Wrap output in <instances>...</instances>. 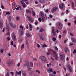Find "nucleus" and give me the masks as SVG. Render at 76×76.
Here are the masks:
<instances>
[{
  "label": "nucleus",
  "instance_id": "39",
  "mask_svg": "<svg viewBox=\"0 0 76 76\" xmlns=\"http://www.w3.org/2000/svg\"><path fill=\"white\" fill-rule=\"evenodd\" d=\"M26 44L27 45H28L29 44L28 43V40H26Z\"/></svg>",
  "mask_w": 76,
  "mask_h": 76
},
{
  "label": "nucleus",
  "instance_id": "46",
  "mask_svg": "<svg viewBox=\"0 0 76 76\" xmlns=\"http://www.w3.org/2000/svg\"><path fill=\"white\" fill-rule=\"evenodd\" d=\"M9 17L10 18L9 21V22H10V21H11V17H10V16H9Z\"/></svg>",
  "mask_w": 76,
  "mask_h": 76
},
{
  "label": "nucleus",
  "instance_id": "35",
  "mask_svg": "<svg viewBox=\"0 0 76 76\" xmlns=\"http://www.w3.org/2000/svg\"><path fill=\"white\" fill-rule=\"evenodd\" d=\"M29 27L30 28H32V25H31V24H29Z\"/></svg>",
  "mask_w": 76,
  "mask_h": 76
},
{
  "label": "nucleus",
  "instance_id": "6",
  "mask_svg": "<svg viewBox=\"0 0 76 76\" xmlns=\"http://www.w3.org/2000/svg\"><path fill=\"white\" fill-rule=\"evenodd\" d=\"M60 59L61 60H64V55H61L60 56Z\"/></svg>",
  "mask_w": 76,
  "mask_h": 76
},
{
  "label": "nucleus",
  "instance_id": "23",
  "mask_svg": "<svg viewBox=\"0 0 76 76\" xmlns=\"http://www.w3.org/2000/svg\"><path fill=\"white\" fill-rule=\"evenodd\" d=\"M26 66H27V69H29V64L28 63L26 64Z\"/></svg>",
  "mask_w": 76,
  "mask_h": 76
},
{
  "label": "nucleus",
  "instance_id": "32",
  "mask_svg": "<svg viewBox=\"0 0 76 76\" xmlns=\"http://www.w3.org/2000/svg\"><path fill=\"white\" fill-rule=\"evenodd\" d=\"M32 13H33V14H32L33 15V16H35V12L34 11H33Z\"/></svg>",
  "mask_w": 76,
  "mask_h": 76
},
{
  "label": "nucleus",
  "instance_id": "17",
  "mask_svg": "<svg viewBox=\"0 0 76 76\" xmlns=\"http://www.w3.org/2000/svg\"><path fill=\"white\" fill-rule=\"evenodd\" d=\"M65 53H67V51H69V49H68V48H65Z\"/></svg>",
  "mask_w": 76,
  "mask_h": 76
},
{
  "label": "nucleus",
  "instance_id": "25",
  "mask_svg": "<svg viewBox=\"0 0 76 76\" xmlns=\"http://www.w3.org/2000/svg\"><path fill=\"white\" fill-rule=\"evenodd\" d=\"M23 26H22L21 25L20 26V29H22V31H23Z\"/></svg>",
  "mask_w": 76,
  "mask_h": 76
},
{
  "label": "nucleus",
  "instance_id": "20",
  "mask_svg": "<svg viewBox=\"0 0 76 76\" xmlns=\"http://www.w3.org/2000/svg\"><path fill=\"white\" fill-rule=\"evenodd\" d=\"M39 1L40 3H44V2H45L44 0H39Z\"/></svg>",
  "mask_w": 76,
  "mask_h": 76
},
{
  "label": "nucleus",
  "instance_id": "42",
  "mask_svg": "<svg viewBox=\"0 0 76 76\" xmlns=\"http://www.w3.org/2000/svg\"><path fill=\"white\" fill-rule=\"evenodd\" d=\"M6 15H10V13L9 12H6Z\"/></svg>",
  "mask_w": 76,
  "mask_h": 76
},
{
  "label": "nucleus",
  "instance_id": "15",
  "mask_svg": "<svg viewBox=\"0 0 76 76\" xmlns=\"http://www.w3.org/2000/svg\"><path fill=\"white\" fill-rule=\"evenodd\" d=\"M22 74L23 76H26V72L24 71H22Z\"/></svg>",
  "mask_w": 76,
  "mask_h": 76
},
{
  "label": "nucleus",
  "instance_id": "55",
  "mask_svg": "<svg viewBox=\"0 0 76 76\" xmlns=\"http://www.w3.org/2000/svg\"><path fill=\"white\" fill-rule=\"evenodd\" d=\"M6 76H9V73H7Z\"/></svg>",
  "mask_w": 76,
  "mask_h": 76
},
{
  "label": "nucleus",
  "instance_id": "31",
  "mask_svg": "<svg viewBox=\"0 0 76 76\" xmlns=\"http://www.w3.org/2000/svg\"><path fill=\"white\" fill-rule=\"evenodd\" d=\"M38 20L39 22H41V21H42V19H41V18H38Z\"/></svg>",
  "mask_w": 76,
  "mask_h": 76
},
{
  "label": "nucleus",
  "instance_id": "37",
  "mask_svg": "<svg viewBox=\"0 0 76 76\" xmlns=\"http://www.w3.org/2000/svg\"><path fill=\"white\" fill-rule=\"evenodd\" d=\"M73 54H76V50H74L73 51Z\"/></svg>",
  "mask_w": 76,
  "mask_h": 76
},
{
  "label": "nucleus",
  "instance_id": "24",
  "mask_svg": "<svg viewBox=\"0 0 76 76\" xmlns=\"http://www.w3.org/2000/svg\"><path fill=\"white\" fill-rule=\"evenodd\" d=\"M43 31H44V29L43 28H41L39 30L40 32H43Z\"/></svg>",
  "mask_w": 76,
  "mask_h": 76
},
{
  "label": "nucleus",
  "instance_id": "3",
  "mask_svg": "<svg viewBox=\"0 0 76 76\" xmlns=\"http://www.w3.org/2000/svg\"><path fill=\"white\" fill-rule=\"evenodd\" d=\"M58 7H53L52 9L51 10V12L52 13H54L55 12H56L57 10V9H58Z\"/></svg>",
  "mask_w": 76,
  "mask_h": 76
},
{
  "label": "nucleus",
  "instance_id": "51",
  "mask_svg": "<svg viewBox=\"0 0 76 76\" xmlns=\"http://www.w3.org/2000/svg\"><path fill=\"white\" fill-rule=\"evenodd\" d=\"M30 64H31V66H33V63L32 62H31Z\"/></svg>",
  "mask_w": 76,
  "mask_h": 76
},
{
  "label": "nucleus",
  "instance_id": "27",
  "mask_svg": "<svg viewBox=\"0 0 76 76\" xmlns=\"http://www.w3.org/2000/svg\"><path fill=\"white\" fill-rule=\"evenodd\" d=\"M40 14H41L42 17H44V13H43V12H40Z\"/></svg>",
  "mask_w": 76,
  "mask_h": 76
},
{
  "label": "nucleus",
  "instance_id": "63",
  "mask_svg": "<svg viewBox=\"0 0 76 76\" xmlns=\"http://www.w3.org/2000/svg\"><path fill=\"white\" fill-rule=\"evenodd\" d=\"M16 10H19V7H17L16 8Z\"/></svg>",
  "mask_w": 76,
  "mask_h": 76
},
{
  "label": "nucleus",
  "instance_id": "5",
  "mask_svg": "<svg viewBox=\"0 0 76 76\" xmlns=\"http://www.w3.org/2000/svg\"><path fill=\"white\" fill-rule=\"evenodd\" d=\"M58 28L59 29H61L62 27H63V25L60 22H58Z\"/></svg>",
  "mask_w": 76,
  "mask_h": 76
},
{
  "label": "nucleus",
  "instance_id": "49",
  "mask_svg": "<svg viewBox=\"0 0 76 76\" xmlns=\"http://www.w3.org/2000/svg\"><path fill=\"white\" fill-rule=\"evenodd\" d=\"M12 9L13 10H15L16 9V7H14L13 6L12 7Z\"/></svg>",
  "mask_w": 76,
  "mask_h": 76
},
{
  "label": "nucleus",
  "instance_id": "38",
  "mask_svg": "<svg viewBox=\"0 0 76 76\" xmlns=\"http://www.w3.org/2000/svg\"><path fill=\"white\" fill-rule=\"evenodd\" d=\"M42 47L43 48H44V47H47V45L44 44V45H42Z\"/></svg>",
  "mask_w": 76,
  "mask_h": 76
},
{
  "label": "nucleus",
  "instance_id": "64",
  "mask_svg": "<svg viewBox=\"0 0 76 76\" xmlns=\"http://www.w3.org/2000/svg\"><path fill=\"white\" fill-rule=\"evenodd\" d=\"M6 29L7 30V31H8L9 30V27L7 26V27H6Z\"/></svg>",
  "mask_w": 76,
  "mask_h": 76
},
{
  "label": "nucleus",
  "instance_id": "48",
  "mask_svg": "<svg viewBox=\"0 0 76 76\" xmlns=\"http://www.w3.org/2000/svg\"><path fill=\"white\" fill-rule=\"evenodd\" d=\"M49 17H50V18H52V15H51V14L50 15H49Z\"/></svg>",
  "mask_w": 76,
  "mask_h": 76
},
{
  "label": "nucleus",
  "instance_id": "62",
  "mask_svg": "<svg viewBox=\"0 0 76 76\" xmlns=\"http://www.w3.org/2000/svg\"><path fill=\"white\" fill-rule=\"evenodd\" d=\"M70 34L71 36H73V34L72 33H70Z\"/></svg>",
  "mask_w": 76,
  "mask_h": 76
},
{
  "label": "nucleus",
  "instance_id": "54",
  "mask_svg": "<svg viewBox=\"0 0 76 76\" xmlns=\"http://www.w3.org/2000/svg\"><path fill=\"white\" fill-rule=\"evenodd\" d=\"M26 29H28L29 28V27L28 26V24H27L26 25Z\"/></svg>",
  "mask_w": 76,
  "mask_h": 76
},
{
  "label": "nucleus",
  "instance_id": "11",
  "mask_svg": "<svg viewBox=\"0 0 76 76\" xmlns=\"http://www.w3.org/2000/svg\"><path fill=\"white\" fill-rule=\"evenodd\" d=\"M27 18L30 21H31L32 22H33V20H32V18H31L30 16L28 15Z\"/></svg>",
  "mask_w": 76,
  "mask_h": 76
},
{
  "label": "nucleus",
  "instance_id": "34",
  "mask_svg": "<svg viewBox=\"0 0 76 76\" xmlns=\"http://www.w3.org/2000/svg\"><path fill=\"white\" fill-rule=\"evenodd\" d=\"M52 40L54 41H56V38L55 37H53L52 38Z\"/></svg>",
  "mask_w": 76,
  "mask_h": 76
},
{
  "label": "nucleus",
  "instance_id": "53",
  "mask_svg": "<svg viewBox=\"0 0 76 76\" xmlns=\"http://www.w3.org/2000/svg\"><path fill=\"white\" fill-rule=\"evenodd\" d=\"M55 48V49H56V50H57V51H58V48H57V46H56Z\"/></svg>",
  "mask_w": 76,
  "mask_h": 76
},
{
  "label": "nucleus",
  "instance_id": "56",
  "mask_svg": "<svg viewBox=\"0 0 76 76\" xmlns=\"http://www.w3.org/2000/svg\"><path fill=\"white\" fill-rule=\"evenodd\" d=\"M53 74L54 75H56V71H53Z\"/></svg>",
  "mask_w": 76,
  "mask_h": 76
},
{
  "label": "nucleus",
  "instance_id": "43",
  "mask_svg": "<svg viewBox=\"0 0 76 76\" xmlns=\"http://www.w3.org/2000/svg\"><path fill=\"white\" fill-rule=\"evenodd\" d=\"M16 19H17V20H19V19H20V18L18 16L16 17Z\"/></svg>",
  "mask_w": 76,
  "mask_h": 76
},
{
  "label": "nucleus",
  "instance_id": "58",
  "mask_svg": "<svg viewBox=\"0 0 76 76\" xmlns=\"http://www.w3.org/2000/svg\"><path fill=\"white\" fill-rule=\"evenodd\" d=\"M47 55H50V53L49 52H48L46 53Z\"/></svg>",
  "mask_w": 76,
  "mask_h": 76
},
{
  "label": "nucleus",
  "instance_id": "14",
  "mask_svg": "<svg viewBox=\"0 0 76 76\" xmlns=\"http://www.w3.org/2000/svg\"><path fill=\"white\" fill-rule=\"evenodd\" d=\"M63 6H64V3H62V4H61L59 5V8L60 9H62L63 8Z\"/></svg>",
  "mask_w": 76,
  "mask_h": 76
},
{
  "label": "nucleus",
  "instance_id": "13",
  "mask_svg": "<svg viewBox=\"0 0 76 76\" xmlns=\"http://www.w3.org/2000/svg\"><path fill=\"white\" fill-rule=\"evenodd\" d=\"M26 13H29L30 14L31 13V10H26Z\"/></svg>",
  "mask_w": 76,
  "mask_h": 76
},
{
  "label": "nucleus",
  "instance_id": "29",
  "mask_svg": "<svg viewBox=\"0 0 76 76\" xmlns=\"http://www.w3.org/2000/svg\"><path fill=\"white\" fill-rule=\"evenodd\" d=\"M40 39L42 41V40H43V37H42V35L40 36Z\"/></svg>",
  "mask_w": 76,
  "mask_h": 76
},
{
  "label": "nucleus",
  "instance_id": "30",
  "mask_svg": "<svg viewBox=\"0 0 76 76\" xmlns=\"http://www.w3.org/2000/svg\"><path fill=\"white\" fill-rule=\"evenodd\" d=\"M63 33L64 34H66L67 33V31L66 30H64L63 31Z\"/></svg>",
  "mask_w": 76,
  "mask_h": 76
},
{
  "label": "nucleus",
  "instance_id": "22",
  "mask_svg": "<svg viewBox=\"0 0 76 76\" xmlns=\"http://www.w3.org/2000/svg\"><path fill=\"white\" fill-rule=\"evenodd\" d=\"M16 73L18 74V75H21V71H20L19 72H17Z\"/></svg>",
  "mask_w": 76,
  "mask_h": 76
},
{
  "label": "nucleus",
  "instance_id": "26",
  "mask_svg": "<svg viewBox=\"0 0 76 76\" xmlns=\"http://www.w3.org/2000/svg\"><path fill=\"white\" fill-rule=\"evenodd\" d=\"M24 45H25V44H23V45H22L21 48V50L22 49H23V48H24Z\"/></svg>",
  "mask_w": 76,
  "mask_h": 76
},
{
  "label": "nucleus",
  "instance_id": "2",
  "mask_svg": "<svg viewBox=\"0 0 76 76\" xmlns=\"http://www.w3.org/2000/svg\"><path fill=\"white\" fill-rule=\"evenodd\" d=\"M39 58H41L42 61H44L45 63L47 61V59H46V58H45V56H42L39 57Z\"/></svg>",
  "mask_w": 76,
  "mask_h": 76
},
{
  "label": "nucleus",
  "instance_id": "57",
  "mask_svg": "<svg viewBox=\"0 0 76 76\" xmlns=\"http://www.w3.org/2000/svg\"><path fill=\"white\" fill-rule=\"evenodd\" d=\"M66 14H67L68 13H69V11L68 10H66Z\"/></svg>",
  "mask_w": 76,
  "mask_h": 76
},
{
  "label": "nucleus",
  "instance_id": "10",
  "mask_svg": "<svg viewBox=\"0 0 76 76\" xmlns=\"http://www.w3.org/2000/svg\"><path fill=\"white\" fill-rule=\"evenodd\" d=\"M68 68L69 69V70L70 72H72V68L71 67V66L70 65H68L67 66Z\"/></svg>",
  "mask_w": 76,
  "mask_h": 76
},
{
  "label": "nucleus",
  "instance_id": "36",
  "mask_svg": "<svg viewBox=\"0 0 76 76\" xmlns=\"http://www.w3.org/2000/svg\"><path fill=\"white\" fill-rule=\"evenodd\" d=\"M36 72L38 73L39 74H40V71H39V70H36Z\"/></svg>",
  "mask_w": 76,
  "mask_h": 76
},
{
  "label": "nucleus",
  "instance_id": "8",
  "mask_svg": "<svg viewBox=\"0 0 76 76\" xmlns=\"http://www.w3.org/2000/svg\"><path fill=\"white\" fill-rule=\"evenodd\" d=\"M7 64L8 67H10L11 66V64H12V63L10 61H8L7 62Z\"/></svg>",
  "mask_w": 76,
  "mask_h": 76
},
{
  "label": "nucleus",
  "instance_id": "52",
  "mask_svg": "<svg viewBox=\"0 0 76 76\" xmlns=\"http://www.w3.org/2000/svg\"><path fill=\"white\" fill-rule=\"evenodd\" d=\"M7 39L8 40V41H10V38L9 37H8L7 38Z\"/></svg>",
  "mask_w": 76,
  "mask_h": 76
},
{
  "label": "nucleus",
  "instance_id": "60",
  "mask_svg": "<svg viewBox=\"0 0 76 76\" xmlns=\"http://www.w3.org/2000/svg\"><path fill=\"white\" fill-rule=\"evenodd\" d=\"M1 7L2 9H4V6L3 5H2L1 6Z\"/></svg>",
  "mask_w": 76,
  "mask_h": 76
},
{
  "label": "nucleus",
  "instance_id": "16",
  "mask_svg": "<svg viewBox=\"0 0 76 76\" xmlns=\"http://www.w3.org/2000/svg\"><path fill=\"white\" fill-rule=\"evenodd\" d=\"M72 42H74V43H76V40L74 38H72Z\"/></svg>",
  "mask_w": 76,
  "mask_h": 76
},
{
  "label": "nucleus",
  "instance_id": "18",
  "mask_svg": "<svg viewBox=\"0 0 76 76\" xmlns=\"http://www.w3.org/2000/svg\"><path fill=\"white\" fill-rule=\"evenodd\" d=\"M3 23L1 22H0V28H3Z\"/></svg>",
  "mask_w": 76,
  "mask_h": 76
},
{
  "label": "nucleus",
  "instance_id": "7",
  "mask_svg": "<svg viewBox=\"0 0 76 76\" xmlns=\"http://www.w3.org/2000/svg\"><path fill=\"white\" fill-rule=\"evenodd\" d=\"M12 38L13 41H16V38L15 36V34L14 33H12Z\"/></svg>",
  "mask_w": 76,
  "mask_h": 76
},
{
  "label": "nucleus",
  "instance_id": "40",
  "mask_svg": "<svg viewBox=\"0 0 76 76\" xmlns=\"http://www.w3.org/2000/svg\"><path fill=\"white\" fill-rule=\"evenodd\" d=\"M20 34L21 35H23V31H20Z\"/></svg>",
  "mask_w": 76,
  "mask_h": 76
},
{
  "label": "nucleus",
  "instance_id": "9",
  "mask_svg": "<svg viewBox=\"0 0 76 76\" xmlns=\"http://www.w3.org/2000/svg\"><path fill=\"white\" fill-rule=\"evenodd\" d=\"M10 25L12 26V28H13L14 29L16 28V25L15 24H13V23L12 22H10L9 23Z\"/></svg>",
  "mask_w": 76,
  "mask_h": 76
},
{
  "label": "nucleus",
  "instance_id": "50",
  "mask_svg": "<svg viewBox=\"0 0 76 76\" xmlns=\"http://www.w3.org/2000/svg\"><path fill=\"white\" fill-rule=\"evenodd\" d=\"M45 12L46 13H47L48 12V9L46 10Z\"/></svg>",
  "mask_w": 76,
  "mask_h": 76
},
{
  "label": "nucleus",
  "instance_id": "59",
  "mask_svg": "<svg viewBox=\"0 0 76 76\" xmlns=\"http://www.w3.org/2000/svg\"><path fill=\"white\" fill-rule=\"evenodd\" d=\"M50 76H55V75L53 74H50Z\"/></svg>",
  "mask_w": 76,
  "mask_h": 76
},
{
  "label": "nucleus",
  "instance_id": "61",
  "mask_svg": "<svg viewBox=\"0 0 76 76\" xmlns=\"http://www.w3.org/2000/svg\"><path fill=\"white\" fill-rule=\"evenodd\" d=\"M31 69H32V68H29L28 70V71H30V70H31Z\"/></svg>",
  "mask_w": 76,
  "mask_h": 76
},
{
  "label": "nucleus",
  "instance_id": "1",
  "mask_svg": "<svg viewBox=\"0 0 76 76\" xmlns=\"http://www.w3.org/2000/svg\"><path fill=\"white\" fill-rule=\"evenodd\" d=\"M52 52L53 54L54 55L56 60H58V55H57V52H55V51L52 50Z\"/></svg>",
  "mask_w": 76,
  "mask_h": 76
},
{
  "label": "nucleus",
  "instance_id": "28",
  "mask_svg": "<svg viewBox=\"0 0 76 76\" xmlns=\"http://www.w3.org/2000/svg\"><path fill=\"white\" fill-rule=\"evenodd\" d=\"M52 33H55V31H54V28H52Z\"/></svg>",
  "mask_w": 76,
  "mask_h": 76
},
{
  "label": "nucleus",
  "instance_id": "41",
  "mask_svg": "<svg viewBox=\"0 0 76 76\" xmlns=\"http://www.w3.org/2000/svg\"><path fill=\"white\" fill-rule=\"evenodd\" d=\"M38 22H37V21H36L35 22V25H38Z\"/></svg>",
  "mask_w": 76,
  "mask_h": 76
},
{
  "label": "nucleus",
  "instance_id": "45",
  "mask_svg": "<svg viewBox=\"0 0 76 76\" xmlns=\"http://www.w3.org/2000/svg\"><path fill=\"white\" fill-rule=\"evenodd\" d=\"M37 60V59L36 58H34L33 61H36Z\"/></svg>",
  "mask_w": 76,
  "mask_h": 76
},
{
  "label": "nucleus",
  "instance_id": "33",
  "mask_svg": "<svg viewBox=\"0 0 76 76\" xmlns=\"http://www.w3.org/2000/svg\"><path fill=\"white\" fill-rule=\"evenodd\" d=\"M72 7H75V4H74V3L73 2H72Z\"/></svg>",
  "mask_w": 76,
  "mask_h": 76
},
{
  "label": "nucleus",
  "instance_id": "4",
  "mask_svg": "<svg viewBox=\"0 0 76 76\" xmlns=\"http://www.w3.org/2000/svg\"><path fill=\"white\" fill-rule=\"evenodd\" d=\"M20 1L21 5H22L23 7H24V8H25V7H26L27 6V5L24 2H23L22 1Z\"/></svg>",
  "mask_w": 76,
  "mask_h": 76
},
{
  "label": "nucleus",
  "instance_id": "44",
  "mask_svg": "<svg viewBox=\"0 0 76 76\" xmlns=\"http://www.w3.org/2000/svg\"><path fill=\"white\" fill-rule=\"evenodd\" d=\"M11 44L12 45H13V42L12 41L11 42Z\"/></svg>",
  "mask_w": 76,
  "mask_h": 76
},
{
  "label": "nucleus",
  "instance_id": "47",
  "mask_svg": "<svg viewBox=\"0 0 76 76\" xmlns=\"http://www.w3.org/2000/svg\"><path fill=\"white\" fill-rule=\"evenodd\" d=\"M0 52L1 53H3V49L1 50Z\"/></svg>",
  "mask_w": 76,
  "mask_h": 76
},
{
  "label": "nucleus",
  "instance_id": "12",
  "mask_svg": "<svg viewBox=\"0 0 76 76\" xmlns=\"http://www.w3.org/2000/svg\"><path fill=\"white\" fill-rule=\"evenodd\" d=\"M47 71L48 72V73H50V72H53V69H51V68H49L47 69Z\"/></svg>",
  "mask_w": 76,
  "mask_h": 76
},
{
  "label": "nucleus",
  "instance_id": "21",
  "mask_svg": "<svg viewBox=\"0 0 76 76\" xmlns=\"http://www.w3.org/2000/svg\"><path fill=\"white\" fill-rule=\"evenodd\" d=\"M42 21L43 22H45V17H42Z\"/></svg>",
  "mask_w": 76,
  "mask_h": 76
},
{
  "label": "nucleus",
  "instance_id": "19",
  "mask_svg": "<svg viewBox=\"0 0 76 76\" xmlns=\"http://www.w3.org/2000/svg\"><path fill=\"white\" fill-rule=\"evenodd\" d=\"M26 35L28 37H31V35L29 34V33H26Z\"/></svg>",
  "mask_w": 76,
  "mask_h": 76
}]
</instances>
